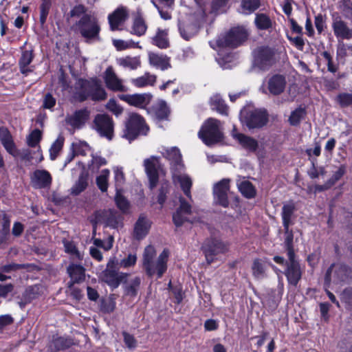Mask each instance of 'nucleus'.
<instances>
[{"label": "nucleus", "mask_w": 352, "mask_h": 352, "mask_svg": "<svg viewBox=\"0 0 352 352\" xmlns=\"http://www.w3.org/2000/svg\"><path fill=\"white\" fill-rule=\"evenodd\" d=\"M51 5V0H42L40 6V22L42 25L46 22Z\"/></svg>", "instance_id": "obj_52"}, {"label": "nucleus", "mask_w": 352, "mask_h": 352, "mask_svg": "<svg viewBox=\"0 0 352 352\" xmlns=\"http://www.w3.org/2000/svg\"><path fill=\"white\" fill-rule=\"evenodd\" d=\"M220 122L214 118L208 119L199 131V138L207 146H211L221 140L222 133L220 131Z\"/></svg>", "instance_id": "obj_5"}, {"label": "nucleus", "mask_w": 352, "mask_h": 352, "mask_svg": "<svg viewBox=\"0 0 352 352\" xmlns=\"http://www.w3.org/2000/svg\"><path fill=\"white\" fill-rule=\"evenodd\" d=\"M119 98L131 106L138 108H144L148 105L152 98L151 94H135L120 95Z\"/></svg>", "instance_id": "obj_18"}, {"label": "nucleus", "mask_w": 352, "mask_h": 352, "mask_svg": "<svg viewBox=\"0 0 352 352\" xmlns=\"http://www.w3.org/2000/svg\"><path fill=\"white\" fill-rule=\"evenodd\" d=\"M149 128L140 115L132 113L129 115L124 130L123 138L129 141L133 140L138 135H146Z\"/></svg>", "instance_id": "obj_4"}, {"label": "nucleus", "mask_w": 352, "mask_h": 352, "mask_svg": "<svg viewBox=\"0 0 352 352\" xmlns=\"http://www.w3.org/2000/svg\"><path fill=\"white\" fill-rule=\"evenodd\" d=\"M128 16V10L125 7L121 6L118 8L113 13L108 16L111 30H120V27L124 24Z\"/></svg>", "instance_id": "obj_19"}, {"label": "nucleus", "mask_w": 352, "mask_h": 352, "mask_svg": "<svg viewBox=\"0 0 352 352\" xmlns=\"http://www.w3.org/2000/svg\"><path fill=\"white\" fill-rule=\"evenodd\" d=\"M140 283L139 277L132 279L125 287V294L131 296H136Z\"/></svg>", "instance_id": "obj_49"}, {"label": "nucleus", "mask_w": 352, "mask_h": 352, "mask_svg": "<svg viewBox=\"0 0 352 352\" xmlns=\"http://www.w3.org/2000/svg\"><path fill=\"white\" fill-rule=\"evenodd\" d=\"M254 23L256 27L260 30H268L272 28V21L268 15L263 13L256 14Z\"/></svg>", "instance_id": "obj_39"}, {"label": "nucleus", "mask_w": 352, "mask_h": 352, "mask_svg": "<svg viewBox=\"0 0 352 352\" xmlns=\"http://www.w3.org/2000/svg\"><path fill=\"white\" fill-rule=\"evenodd\" d=\"M170 185L168 182H165L162 183L159 195L157 196V202L162 206L166 200V195L169 193Z\"/></svg>", "instance_id": "obj_57"}, {"label": "nucleus", "mask_w": 352, "mask_h": 352, "mask_svg": "<svg viewBox=\"0 0 352 352\" xmlns=\"http://www.w3.org/2000/svg\"><path fill=\"white\" fill-rule=\"evenodd\" d=\"M116 204L118 208L121 210L123 212H126L129 207L128 201L120 194V190L116 191L115 197Z\"/></svg>", "instance_id": "obj_58"}, {"label": "nucleus", "mask_w": 352, "mask_h": 352, "mask_svg": "<svg viewBox=\"0 0 352 352\" xmlns=\"http://www.w3.org/2000/svg\"><path fill=\"white\" fill-rule=\"evenodd\" d=\"M67 272L73 283H78L85 278V268L82 265L72 264L67 267Z\"/></svg>", "instance_id": "obj_37"}, {"label": "nucleus", "mask_w": 352, "mask_h": 352, "mask_svg": "<svg viewBox=\"0 0 352 352\" xmlns=\"http://www.w3.org/2000/svg\"><path fill=\"white\" fill-rule=\"evenodd\" d=\"M124 278V274L119 272L118 263L114 259H111L102 272V278L103 281L109 286L116 288Z\"/></svg>", "instance_id": "obj_10"}, {"label": "nucleus", "mask_w": 352, "mask_h": 352, "mask_svg": "<svg viewBox=\"0 0 352 352\" xmlns=\"http://www.w3.org/2000/svg\"><path fill=\"white\" fill-rule=\"evenodd\" d=\"M113 45L118 51L138 47V43L132 40L124 41L121 39H114L113 40Z\"/></svg>", "instance_id": "obj_51"}, {"label": "nucleus", "mask_w": 352, "mask_h": 352, "mask_svg": "<svg viewBox=\"0 0 352 352\" xmlns=\"http://www.w3.org/2000/svg\"><path fill=\"white\" fill-rule=\"evenodd\" d=\"M96 222L107 227L118 228L122 226V217L115 210L109 209L98 211L95 214Z\"/></svg>", "instance_id": "obj_9"}, {"label": "nucleus", "mask_w": 352, "mask_h": 352, "mask_svg": "<svg viewBox=\"0 0 352 352\" xmlns=\"http://www.w3.org/2000/svg\"><path fill=\"white\" fill-rule=\"evenodd\" d=\"M110 171L109 169H103L100 174L96 177V184L102 192H107L109 186V177Z\"/></svg>", "instance_id": "obj_46"}, {"label": "nucleus", "mask_w": 352, "mask_h": 352, "mask_svg": "<svg viewBox=\"0 0 352 352\" xmlns=\"http://www.w3.org/2000/svg\"><path fill=\"white\" fill-rule=\"evenodd\" d=\"M77 31L88 43L100 41V25L96 16L85 14L76 23Z\"/></svg>", "instance_id": "obj_2"}, {"label": "nucleus", "mask_w": 352, "mask_h": 352, "mask_svg": "<svg viewBox=\"0 0 352 352\" xmlns=\"http://www.w3.org/2000/svg\"><path fill=\"white\" fill-rule=\"evenodd\" d=\"M314 23L319 34H321L326 28L325 20L321 14L316 16Z\"/></svg>", "instance_id": "obj_63"}, {"label": "nucleus", "mask_w": 352, "mask_h": 352, "mask_svg": "<svg viewBox=\"0 0 352 352\" xmlns=\"http://www.w3.org/2000/svg\"><path fill=\"white\" fill-rule=\"evenodd\" d=\"M160 166V157L151 156L144 161L145 172L148 179L149 188L152 190L156 187L158 180V167Z\"/></svg>", "instance_id": "obj_15"}, {"label": "nucleus", "mask_w": 352, "mask_h": 352, "mask_svg": "<svg viewBox=\"0 0 352 352\" xmlns=\"http://www.w3.org/2000/svg\"><path fill=\"white\" fill-rule=\"evenodd\" d=\"M87 12V8L85 6L82 4L75 6L69 12V14L72 17H79L81 15H85Z\"/></svg>", "instance_id": "obj_62"}, {"label": "nucleus", "mask_w": 352, "mask_h": 352, "mask_svg": "<svg viewBox=\"0 0 352 352\" xmlns=\"http://www.w3.org/2000/svg\"><path fill=\"white\" fill-rule=\"evenodd\" d=\"M151 227L150 221L144 217H140L135 223L134 236L140 240L145 237Z\"/></svg>", "instance_id": "obj_29"}, {"label": "nucleus", "mask_w": 352, "mask_h": 352, "mask_svg": "<svg viewBox=\"0 0 352 352\" xmlns=\"http://www.w3.org/2000/svg\"><path fill=\"white\" fill-rule=\"evenodd\" d=\"M180 206L173 215V220L176 226H182L188 221V216L191 214V206L184 198H179Z\"/></svg>", "instance_id": "obj_21"}, {"label": "nucleus", "mask_w": 352, "mask_h": 352, "mask_svg": "<svg viewBox=\"0 0 352 352\" xmlns=\"http://www.w3.org/2000/svg\"><path fill=\"white\" fill-rule=\"evenodd\" d=\"M230 182L229 179H223L213 187L214 201L223 208H227L229 205Z\"/></svg>", "instance_id": "obj_11"}, {"label": "nucleus", "mask_w": 352, "mask_h": 352, "mask_svg": "<svg viewBox=\"0 0 352 352\" xmlns=\"http://www.w3.org/2000/svg\"><path fill=\"white\" fill-rule=\"evenodd\" d=\"M286 79L283 75H273L267 80V91L271 95L278 96L284 91L286 87Z\"/></svg>", "instance_id": "obj_23"}, {"label": "nucleus", "mask_w": 352, "mask_h": 352, "mask_svg": "<svg viewBox=\"0 0 352 352\" xmlns=\"http://www.w3.org/2000/svg\"><path fill=\"white\" fill-rule=\"evenodd\" d=\"M103 78L109 89L114 91H126V87L123 85V80L118 78L111 66L106 69Z\"/></svg>", "instance_id": "obj_17"}, {"label": "nucleus", "mask_w": 352, "mask_h": 352, "mask_svg": "<svg viewBox=\"0 0 352 352\" xmlns=\"http://www.w3.org/2000/svg\"><path fill=\"white\" fill-rule=\"evenodd\" d=\"M242 113L243 121L249 129L262 127L268 120L267 113L265 110H244Z\"/></svg>", "instance_id": "obj_8"}, {"label": "nucleus", "mask_w": 352, "mask_h": 352, "mask_svg": "<svg viewBox=\"0 0 352 352\" xmlns=\"http://www.w3.org/2000/svg\"><path fill=\"white\" fill-rule=\"evenodd\" d=\"M210 107L221 114L228 115V107L221 96L219 94L212 96L210 98Z\"/></svg>", "instance_id": "obj_38"}, {"label": "nucleus", "mask_w": 352, "mask_h": 352, "mask_svg": "<svg viewBox=\"0 0 352 352\" xmlns=\"http://www.w3.org/2000/svg\"><path fill=\"white\" fill-rule=\"evenodd\" d=\"M158 151L164 158L170 162L172 173L173 170H182L184 169L182 154L177 147L173 146L168 148L161 146L159 148Z\"/></svg>", "instance_id": "obj_12"}, {"label": "nucleus", "mask_w": 352, "mask_h": 352, "mask_svg": "<svg viewBox=\"0 0 352 352\" xmlns=\"http://www.w3.org/2000/svg\"><path fill=\"white\" fill-rule=\"evenodd\" d=\"M63 243L64 245L65 252L69 254L72 258H76L78 260L82 259V254L79 252L76 244L73 241L63 239Z\"/></svg>", "instance_id": "obj_44"}, {"label": "nucleus", "mask_w": 352, "mask_h": 352, "mask_svg": "<svg viewBox=\"0 0 352 352\" xmlns=\"http://www.w3.org/2000/svg\"><path fill=\"white\" fill-rule=\"evenodd\" d=\"M89 80L78 79L69 87V93L73 101L82 102L89 99Z\"/></svg>", "instance_id": "obj_14"}, {"label": "nucleus", "mask_w": 352, "mask_h": 352, "mask_svg": "<svg viewBox=\"0 0 352 352\" xmlns=\"http://www.w3.org/2000/svg\"><path fill=\"white\" fill-rule=\"evenodd\" d=\"M114 173V180H115V186L116 191L118 190H120V188L124 184L125 178L124 174L123 173L122 168L121 167H115L113 168Z\"/></svg>", "instance_id": "obj_54"}, {"label": "nucleus", "mask_w": 352, "mask_h": 352, "mask_svg": "<svg viewBox=\"0 0 352 352\" xmlns=\"http://www.w3.org/2000/svg\"><path fill=\"white\" fill-rule=\"evenodd\" d=\"M152 43L159 48H167L169 45V42L167 38V32L158 29L156 35L152 38Z\"/></svg>", "instance_id": "obj_42"}, {"label": "nucleus", "mask_w": 352, "mask_h": 352, "mask_svg": "<svg viewBox=\"0 0 352 352\" xmlns=\"http://www.w3.org/2000/svg\"><path fill=\"white\" fill-rule=\"evenodd\" d=\"M285 274L288 283L296 286L302 276V270L299 263H287Z\"/></svg>", "instance_id": "obj_27"}, {"label": "nucleus", "mask_w": 352, "mask_h": 352, "mask_svg": "<svg viewBox=\"0 0 352 352\" xmlns=\"http://www.w3.org/2000/svg\"><path fill=\"white\" fill-rule=\"evenodd\" d=\"M229 0H214L212 5V11L217 13H222L226 11Z\"/></svg>", "instance_id": "obj_60"}, {"label": "nucleus", "mask_w": 352, "mask_h": 352, "mask_svg": "<svg viewBox=\"0 0 352 352\" xmlns=\"http://www.w3.org/2000/svg\"><path fill=\"white\" fill-rule=\"evenodd\" d=\"M295 210L294 203L289 202L283 205L282 208L281 217L284 230H287L292 223V217Z\"/></svg>", "instance_id": "obj_36"}, {"label": "nucleus", "mask_w": 352, "mask_h": 352, "mask_svg": "<svg viewBox=\"0 0 352 352\" xmlns=\"http://www.w3.org/2000/svg\"><path fill=\"white\" fill-rule=\"evenodd\" d=\"M107 163L106 159L98 155H92L91 162L89 164V168L91 170H97L101 166L106 165Z\"/></svg>", "instance_id": "obj_53"}, {"label": "nucleus", "mask_w": 352, "mask_h": 352, "mask_svg": "<svg viewBox=\"0 0 352 352\" xmlns=\"http://www.w3.org/2000/svg\"><path fill=\"white\" fill-rule=\"evenodd\" d=\"M89 98L94 101L104 100L107 98L104 89L96 80H89Z\"/></svg>", "instance_id": "obj_28"}, {"label": "nucleus", "mask_w": 352, "mask_h": 352, "mask_svg": "<svg viewBox=\"0 0 352 352\" xmlns=\"http://www.w3.org/2000/svg\"><path fill=\"white\" fill-rule=\"evenodd\" d=\"M332 27L334 34L337 38L346 40L352 38V28L340 18L334 19Z\"/></svg>", "instance_id": "obj_26"}, {"label": "nucleus", "mask_w": 352, "mask_h": 352, "mask_svg": "<svg viewBox=\"0 0 352 352\" xmlns=\"http://www.w3.org/2000/svg\"><path fill=\"white\" fill-rule=\"evenodd\" d=\"M259 7V0H241L240 12L244 14H250Z\"/></svg>", "instance_id": "obj_43"}, {"label": "nucleus", "mask_w": 352, "mask_h": 352, "mask_svg": "<svg viewBox=\"0 0 352 352\" xmlns=\"http://www.w3.org/2000/svg\"><path fill=\"white\" fill-rule=\"evenodd\" d=\"M252 272L254 278L257 280L263 279L267 276L266 267L261 259L256 258L253 261Z\"/></svg>", "instance_id": "obj_40"}, {"label": "nucleus", "mask_w": 352, "mask_h": 352, "mask_svg": "<svg viewBox=\"0 0 352 352\" xmlns=\"http://www.w3.org/2000/svg\"><path fill=\"white\" fill-rule=\"evenodd\" d=\"M182 170H173L172 173L173 180L175 183H179L184 195L192 199L190 189L192 185L191 178L186 174H182Z\"/></svg>", "instance_id": "obj_25"}, {"label": "nucleus", "mask_w": 352, "mask_h": 352, "mask_svg": "<svg viewBox=\"0 0 352 352\" xmlns=\"http://www.w3.org/2000/svg\"><path fill=\"white\" fill-rule=\"evenodd\" d=\"M148 60L149 65L157 69L164 71L171 67L170 58L163 54L149 52Z\"/></svg>", "instance_id": "obj_22"}, {"label": "nucleus", "mask_w": 352, "mask_h": 352, "mask_svg": "<svg viewBox=\"0 0 352 352\" xmlns=\"http://www.w3.org/2000/svg\"><path fill=\"white\" fill-rule=\"evenodd\" d=\"M88 185L87 176L82 173L76 184L71 188V193L74 195H78L85 190Z\"/></svg>", "instance_id": "obj_47"}, {"label": "nucleus", "mask_w": 352, "mask_h": 352, "mask_svg": "<svg viewBox=\"0 0 352 352\" xmlns=\"http://www.w3.org/2000/svg\"><path fill=\"white\" fill-rule=\"evenodd\" d=\"M92 128L100 137L109 141L114 136V122L107 114H97L94 119Z\"/></svg>", "instance_id": "obj_6"}, {"label": "nucleus", "mask_w": 352, "mask_h": 352, "mask_svg": "<svg viewBox=\"0 0 352 352\" xmlns=\"http://www.w3.org/2000/svg\"><path fill=\"white\" fill-rule=\"evenodd\" d=\"M30 182L34 188H50L52 183L50 173L45 169H36L30 175Z\"/></svg>", "instance_id": "obj_16"}, {"label": "nucleus", "mask_w": 352, "mask_h": 352, "mask_svg": "<svg viewBox=\"0 0 352 352\" xmlns=\"http://www.w3.org/2000/svg\"><path fill=\"white\" fill-rule=\"evenodd\" d=\"M157 76L155 74H151L149 72H146L143 76L133 78L131 80L132 84L139 88L147 86H153L156 82Z\"/></svg>", "instance_id": "obj_32"}, {"label": "nucleus", "mask_w": 352, "mask_h": 352, "mask_svg": "<svg viewBox=\"0 0 352 352\" xmlns=\"http://www.w3.org/2000/svg\"><path fill=\"white\" fill-rule=\"evenodd\" d=\"M247 37L246 30L243 28L236 27L226 34H221L215 41H210L209 44L217 50L226 47L234 48L240 45Z\"/></svg>", "instance_id": "obj_3"}, {"label": "nucleus", "mask_w": 352, "mask_h": 352, "mask_svg": "<svg viewBox=\"0 0 352 352\" xmlns=\"http://www.w3.org/2000/svg\"><path fill=\"white\" fill-rule=\"evenodd\" d=\"M337 102L342 107H349L352 104V94H340L337 97Z\"/></svg>", "instance_id": "obj_59"}, {"label": "nucleus", "mask_w": 352, "mask_h": 352, "mask_svg": "<svg viewBox=\"0 0 352 352\" xmlns=\"http://www.w3.org/2000/svg\"><path fill=\"white\" fill-rule=\"evenodd\" d=\"M42 138V132L36 129L33 130L27 137V144L30 147H36Z\"/></svg>", "instance_id": "obj_50"}, {"label": "nucleus", "mask_w": 352, "mask_h": 352, "mask_svg": "<svg viewBox=\"0 0 352 352\" xmlns=\"http://www.w3.org/2000/svg\"><path fill=\"white\" fill-rule=\"evenodd\" d=\"M0 141L7 152L13 155L15 145L10 131L4 127L0 128Z\"/></svg>", "instance_id": "obj_31"}, {"label": "nucleus", "mask_w": 352, "mask_h": 352, "mask_svg": "<svg viewBox=\"0 0 352 352\" xmlns=\"http://www.w3.org/2000/svg\"><path fill=\"white\" fill-rule=\"evenodd\" d=\"M169 252L164 250L155 261L156 250L153 245H148L145 248L143 253V267L148 276L157 275L158 278H161L167 270V262Z\"/></svg>", "instance_id": "obj_1"}, {"label": "nucleus", "mask_w": 352, "mask_h": 352, "mask_svg": "<svg viewBox=\"0 0 352 352\" xmlns=\"http://www.w3.org/2000/svg\"><path fill=\"white\" fill-rule=\"evenodd\" d=\"M153 111L155 118L159 120H166L170 114V110L164 101L158 102L153 107Z\"/></svg>", "instance_id": "obj_34"}, {"label": "nucleus", "mask_w": 352, "mask_h": 352, "mask_svg": "<svg viewBox=\"0 0 352 352\" xmlns=\"http://www.w3.org/2000/svg\"><path fill=\"white\" fill-rule=\"evenodd\" d=\"M237 186L239 191L245 197L248 199H251L255 197V188L249 181L243 180L239 182Z\"/></svg>", "instance_id": "obj_41"}, {"label": "nucleus", "mask_w": 352, "mask_h": 352, "mask_svg": "<svg viewBox=\"0 0 352 352\" xmlns=\"http://www.w3.org/2000/svg\"><path fill=\"white\" fill-rule=\"evenodd\" d=\"M136 261H137L136 254H129L126 258L122 259L120 261V265L122 267L127 268V267L133 266L136 263Z\"/></svg>", "instance_id": "obj_61"}, {"label": "nucleus", "mask_w": 352, "mask_h": 352, "mask_svg": "<svg viewBox=\"0 0 352 352\" xmlns=\"http://www.w3.org/2000/svg\"><path fill=\"white\" fill-rule=\"evenodd\" d=\"M305 115V110L302 108H297L291 113L289 118V122L291 125H298Z\"/></svg>", "instance_id": "obj_56"}, {"label": "nucleus", "mask_w": 352, "mask_h": 352, "mask_svg": "<svg viewBox=\"0 0 352 352\" xmlns=\"http://www.w3.org/2000/svg\"><path fill=\"white\" fill-rule=\"evenodd\" d=\"M228 250V245L217 239H208L203 245V250L208 263L213 261L214 256L224 253Z\"/></svg>", "instance_id": "obj_13"}, {"label": "nucleus", "mask_w": 352, "mask_h": 352, "mask_svg": "<svg viewBox=\"0 0 352 352\" xmlns=\"http://www.w3.org/2000/svg\"><path fill=\"white\" fill-rule=\"evenodd\" d=\"M233 137L245 149L255 151L258 148V142L254 138L242 133H233Z\"/></svg>", "instance_id": "obj_30"}, {"label": "nucleus", "mask_w": 352, "mask_h": 352, "mask_svg": "<svg viewBox=\"0 0 352 352\" xmlns=\"http://www.w3.org/2000/svg\"><path fill=\"white\" fill-rule=\"evenodd\" d=\"M107 109L114 113L116 116H118L122 113V109L117 104L114 100H110L107 103Z\"/></svg>", "instance_id": "obj_64"}, {"label": "nucleus", "mask_w": 352, "mask_h": 352, "mask_svg": "<svg viewBox=\"0 0 352 352\" xmlns=\"http://www.w3.org/2000/svg\"><path fill=\"white\" fill-rule=\"evenodd\" d=\"M346 273V267L344 265L340 263L332 264L325 274V283L329 284L332 280L334 282L343 280Z\"/></svg>", "instance_id": "obj_24"}, {"label": "nucleus", "mask_w": 352, "mask_h": 352, "mask_svg": "<svg viewBox=\"0 0 352 352\" xmlns=\"http://www.w3.org/2000/svg\"><path fill=\"white\" fill-rule=\"evenodd\" d=\"M64 143V138L58 137L56 141L52 144L50 148V157L52 160H54L59 152L61 151Z\"/></svg>", "instance_id": "obj_48"}, {"label": "nucleus", "mask_w": 352, "mask_h": 352, "mask_svg": "<svg viewBox=\"0 0 352 352\" xmlns=\"http://www.w3.org/2000/svg\"><path fill=\"white\" fill-rule=\"evenodd\" d=\"M275 52L269 47H259L254 51V65L261 70L268 69L276 61Z\"/></svg>", "instance_id": "obj_7"}, {"label": "nucleus", "mask_w": 352, "mask_h": 352, "mask_svg": "<svg viewBox=\"0 0 352 352\" xmlns=\"http://www.w3.org/2000/svg\"><path fill=\"white\" fill-rule=\"evenodd\" d=\"M179 30L182 38L187 41L196 34L195 28L192 25H182L179 24Z\"/></svg>", "instance_id": "obj_55"}, {"label": "nucleus", "mask_w": 352, "mask_h": 352, "mask_svg": "<svg viewBox=\"0 0 352 352\" xmlns=\"http://www.w3.org/2000/svg\"><path fill=\"white\" fill-rule=\"evenodd\" d=\"M131 30V34L141 36L145 34L147 25L141 16H137L134 19Z\"/></svg>", "instance_id": "obj_45"}, {"label": "nucleus", "mask_w": 352, "mask_h": 352, "mask_svg": "<svg viewBox=\"0 0 352 352\" xmlns=\"http://www.w3.org/2000/svg\"><path fill=\"white\" fill-rule=\"evenodd\" d=\"M117 64L124 68L136 69L140 67L141 61L139 56H125L118 58Z\"/></svg>", "instance_id": "obj_35"}, {"label": "nucleus", "mask_w": 352, "mask_h": 352, "mask_svg": "<svg viewBox=\"0 0 352 352\" xmlns=\"http://www.w3.org/2000/svg\"><path fill=\"white\" fill-rule=\"evenodd\" d=\"M89 116L90 111L87 108H83L67 116L66 122L74 129H81L89 120Z\"/></svg>", "instance_id": "obj_20"}, {"label": "nucleus", "mask_w": 352, "mask_h": 352, "mask_svg": "<svg viewBox=\"0 0 352 352\" xmlns=\"http://www.w3.org/2000/svg\"><path fill=\"white\" fill-rule=\"evenodd\" d=\"M34 58L33 50H25L22 52L21 57L19 60L20 71L23 74L27 75L31 72L32 69L29 67Z\"/></svg>", "instance_id": "obj_33"}]
</instances>
